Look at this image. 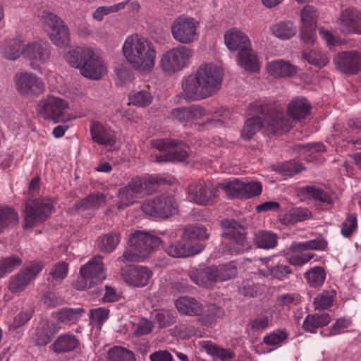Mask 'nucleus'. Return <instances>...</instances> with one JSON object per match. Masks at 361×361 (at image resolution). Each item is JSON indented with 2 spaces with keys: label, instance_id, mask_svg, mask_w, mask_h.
I'll return each instance as SVG.
<instances>
[{
  "label": "nucleus",
  "instance_id": "052dcab7",
  "mask_svg": "<svg viewBox=\"0 0 361 361\" xmlns=\"http://www.w3.org/2000/svg\"><path fill=\"white\" fill-rule=\"evenodd\" d=\"M269 274L279 280H283L289 277L292 273L290 267L283 264H278L269 269Z\"/></svg>",
  "mask_w": 361,
  "mask_h": 361
},
{
  "label": "nucleus",
  "instance_id": "dca6fc26",
  "mask_svg": "<svg viewBox=\"0 0 361 361\" xmlns=\"http://www.w3.org/2000/svg\"><path fill=\"white\" fill-rule=\"evenodd\" d=\"M198 24L192 18L178 17L171 25L174 39L181 44H190L197 38Z\"/></svg>",
  "mask_w": 361,
  "mask_h": 361
},
{
  "label": "nucleus",
  "instance_id": "6ab92c4d",
  "mask_svg": "<svg viewBox=\"0 0 361 361\" xmlns=\"http://www.w3.org/2000/svg\"><path fill=\"white\" fill-rule=\"evenodd\" d=\"M161 246L168 255L174 258L189 257L200 253L204 249L202 243L185 240L182 235L180 240L174 243L166 244L163 241Z\"/></svg>",
  "mask_w": 361,
  "mask_h": 361
},
{
  "label": "nucleus",
  "instance_id": "bf43d9fd",
  "mask_svg": "<svg viewBox=\"0 0 361 361\" xmlns=\"http://www.w3.org/2000/svg\"><path fill=\"white\" fill-rule=\"evenodd\" d=\"M205 349L207 352L219 358L222 361H227L235 357V353L228 349L219 348L217 346L207 345Z\"/></svg>",
  "mask_w": 361,
  "mask_h": 361
},
{
  "label": "nucleus",
  "instance_id": "a878e982",
  "mask_svg": "<svg viewBox=\"0 0 361 361\" xmlns=\"http://www.w3.org/2000/svg\"><path fill=\"white\" fill-rule=\"evenodd\" d=\"M50 49L51 47L49 42L40 41L27 44L22 49V54L25 58L30 60L46 63L50 58Z\"/></svg>",
  "mask_w": 361,
  "mask_h": 361
},
{
  "label": "nucleus",
  "instance_id": "5701e85b",
  "mask_svg": "<svg viewBox=\"0 0 361 361\" xmlns=\"http://www.w3.org/2000/svg\"><path fill=\"white\" fill-rule=\"evenodd\" d=\"M342 33L361 35V11L354 7L342 10L338 18Z\"/></svg>",
  "mask_w": 361,
  "mask_h": 361
},
{
  "label": "nucleus",
  "instance_id": "72a5a7b5",
  "mask_svg": "<svg viewBox=\"0 0 361 361\" xmlns=\"http://www.w3.org/2000/svg\"><path fill=\"white\" fill-rule=\"evenodd\" d=\"M106 196L103 193H92L74 205L75 211L80 212L90 209H98L104 204Z\"/></svg>",
  "mask_w": 361,
  "mask_h": 361
},
{
  "label": "nucleus",
  "instance_id": "e433bc0d",
  "mask_svg": "<svg viewBox=\"0 0 361 361\" xmlns=\"http://www.w3.org/2000/svg\"><path fill=\"white\" fill-rule=\"evenodd\" d=\"M121 241V233L116 231H111L102 235L97 238L99 249L106 253L112 252Z\"/></svg>",
  "mask_w": 361,
  "mask_h": 361
},
{
  "label": "nucleus",
  "instance_id": "a19ab883",
  "mask_svg": "<svg viewBox=\"0 0 361 361\" xmlns=\"http://www.w3.org/2000/svg\"><path fill=\"white\" fill-rule=\"evenodd\" d=\"M308 285L314 288L322 287L326 280V274L322 267H315L304 274Z\"/></svg>",
  "mask_w": 361,
  "mask_h": 361
},
{
  "label": "nucleus",
  "instance_id": "ddd939ff",
  "mask_svg": "<svg viewBox=\"0 0 361 361\" xmlns=\"http://www.w3.org/2000/svg\"><path fill=\"white\" fill-rule=\"evenodd\" d=\"M142 209L154 217L168 219L178 212V204L173 195H161L145 200Z\"/></svg>",
  "mask_w": 361,
  "mask_h": 361
},
{
  "label": "nucleus",
  "instance_id": "7c9ffc66",
  "mask_svg": "<svg viewBox=\"0 0 361 361\" xmlns=\"http://www.w3.org/2000/svg\"><path fill=\"white\" fill-rule=\"evenodd\" d=\"M311 212L305 208H293L279 215V221L286 226L303 221L311 217Z\"/></svg>",
  "mask_w": 361,
  "mask_h": 361
},
{
  "label": "nucleus",
  "instance_id": "0eeeda50",
  "mask_svg": "<svg viewBox=\"0 0 361 361\" xmlns=\"http://www.w3.org/2000/svg\"><path fill=\"white\" fill-rule=\"evenodd\" d=\"M224 40L229 49L239 51L238 63L242 68L250 72L258 71L259 65L246 35L239 30H231L226 32Z\"/></svg>",
  "mask_w": 361,
  "mask_h": 361
},
{
  "label": "nucleus",
  "instance_id": "f03ea898",
  "mask_svg": "<svg viewBox=\"0 0 361 361\" xmlns=\"http://www.w3.org/2000/svg\"><path fill=\"white\" fill-rule=\"evenodd\" d=\"M260 109V112L265 114V125L267 130L273 135H282L292 127L293 121H302L310 114L312 106L305 98H295L287 106V114L284 116L281 107L271 104L266 106L252 105Z\"/></svg>",
  "mask_w": 361,
  "mask_h": 361
},
{
  "label": "nucleus",
  "instance_id": "13d9d810",
  "mask_svg": "<svg viewBox=\"0 0 361 361\" xmlns=\"http://www.w3.org/2000/svg\"><path fill=\"white\" fill-rule=\"evenodd\" d=\"M288 334L285 331L278 329L266 335L263 342L268 345H278L286 340Z\"/></svg>",
  "mask_w": 361,
  "mask_h": 361
},
{
  "label": "nucleus",
  "instance_id": "473e14b6",
  "mask_svg": "<svg viewBox=\"0 0 361 361\" xmlns=\"http://www.w3.org/2000/svg\"><path fill=\"white\" fill-rule=\"evenodd\" d=\"M92 140L101 145L112 147L116 143L115 137L99 123H94L90 128Z\"/></svg>",
  "mask_w": 361,
  "mask_h": 361
},
{
  "label": "nucleus",
  "instance_id": "338daca9",
  "mask_svg": "<svg viewBox=\"0 0 361 361\" xmlns=\"http://www.w3.org/2000/svg\"><path fill=\"white\" fill-rule=\"evenodd\" d=\"M239 293L240 295L245 297L254 298L257 295V287L252 282L250 281L243 282L242 283L239 289Z\"/></svg>",
  "mask_w": 361,
  "mask_h": 361
},
{
  "label": "nucleus",
  "instance_id": "f704fd0d",
  "mask_svg": "<svg viewBox=\"0 0 361 361\" xmlns=\"http://www.w3.org/2000/svg\"><path fill=\"white\" fill-rule=\"evenodd\" d=\"M224 310L220 306L215 304H209L206 307L202 313L199 315L197 321L203 326H212L216 323L218 318L224 315Z\"/></svg>",
  "mask_w": 361,
  "mask_h": 361
},
{
  "label": "nucleus",
  "instance_id": "58836bf2",
  "mask_svg": "<svg viewBox=\"0 0 361 361\" xmlns=\"http://www.w3.org/2000/svg\"><path fill=\"white\" fill-rule=\"evenodd\" d=\"M68 264L65 262H59L54 264L50 270L47 281L48 286L51 288L61 283L67 276Z\"/></svg>",
  "mask_w": 361,
  "mask_h": 361
},
{
  "label": "nucleus",
  "instance_id": "4468645a",
  "mask_svg": "<svg viewBox=\"0 0 361 361\" xmlns=\"http://www.w3.org/2000/svg\"><path fill=\"white\" fill-rule=\"evenodd\" d=\"M102 259V256L96 255L81 267L80 273L87 281L84 286L80 282L75 283L73 286L76 289L90 288L98 283L102 282L106 279Z\"/></svg>",
  "mask_w": 361,
  "mask_h": 361
},
{
  "label": "nucleus",
  "instance_id": "cd10ccee",
  "mask_svg": "<svg viewBox=\"0 0 361 361\" xmlns=\"http://www.w3.org/2000/svg\"><path fill=\"white\" fill-rule=\"evenodd\" d=\"M57 332L54 323L44 322L41 326H37L32 336V342L37 346H45L49 344Z\"/></svg>",
  "mask_w": 361,
  "mask_h": 361
},
{
  "label": "nucleus",
  "instance_id": "412c9836",
  "mask_svg": "<svg viewBox=\"0 0 361 361\" xmlns=\"http://www.w3.org/2000/svg\"><path fill=\"white\" fill-rule=\"evenodd\" d=\"M16 85L19 93L26 96L38 95L44 90V84L42 79L32 73H17Z\"/></svg>",
  "mask_w": 361,
  "mask_h": 361
},
{
  "label": "nucleus",
  "instance_id": "c03bdc74",
  "mask_svg": "<svg viewBox=\"0 0 361 361\" xmlns=\"http://www.w3.org/2000/svg\"><path fill=\"white\" fill-rule=\"evenodd\" d=\"M336 296L335 291L324 290L319 293L313 301V306L314 310H325L329 309L333 305L334 298Z\"/></svg>",
  "mask_w": 361,
  "mask_h": 361
},
{
  "label": "nucleus",
  "instance_id": "c85d7f7f",
  "mask_svg": "<svg viewBox=\"0 0 361 361\" xmlns=\"http://www.w3.org/2000/svg\"><path fill=\"white\" fill-rule=\"evenodd\" d=\"M176 307L182 314L199 316L202 313L203 305L197 299L190 297H181L176 300Z\"/></svg>",
  "mask_w": 361,
  "mask_h": 361
},
{
  "label": "nucleus",
  "instance_id": "f257e3e1",
  "mask_svg": "<svg viewBox=\"0 0 361 361\" xmlns=\"http://www.w3.org/2000/svg\"><path fill=\"white\" fill-rule=\"evenodd\" d=\"M223 72L213 63L202 64L195 74L182 80L184 97L189 101H197L215 94L221 88Z\"/></svg>",
  "mask_w": 361,
  "mask_h": 361
},
{
  "label": "nucleus",
  "instance_id": "3c124183",
  "mask_svg": "<svg viewBox=\"0 0 361 361\" xmlns=\"http://www.w3.org/2000/svg\"><path fill=\"white\" fill-rule=\"evenodd\" d=\"M133 352L123 347H114L109 350L108 361H135Z\"/></svg>",
  "mask_w": 361,
  "mask_h": 361
},
{
  "label": "nucleus",
  "instance_id": "b1692460",
  "mask_svg": "<svg viewBox=\"0 0 361 361\" xmlns=\"http://www.w3.org/2000/svg\"><path fill=\"white\" fill-rule=\"evenodd\" d=\"M42 269L43 264L38 262L21 270L18 274L13 276L10 281L8 285L9 290L11 293L23 291Z\"/></svg>",
  "mask_w": 361,
  "mask_h": 361
},
{
  "label": "nucleus",
  "instance_id": "6e6552de",
  "mask_svg": "<svg viewBox=\"0 0 361 361\" xmlns=\"http://www.w3.org/2000/svg\"><path fill=\"white\" fill-rule=\"evenodd\" d=\"M152 147L162 154L156 156V161L180 162L188 157L190 147L183 141L174 139H157L151 141Z\"/></svg>",
  "mask_w": 361,
  "mask_h": 361
},
{
  "label": "nucleus",
  "instance_id": "9b49d317",
  "mask_svg": "<svg viewBox=\"0 0 361 361\" xmlns=\"http://www.w3.org/2000/svg\"><path fill=\"white\" fill-rule=\"evenodd\" d=\"M54 209L50 200L36 198L25 203L24 229L30 228L45 221Z\"/></svg>",
  "mask_w": 361,
  "mask_h": 361
},
{
  "label": "nucleus",
  "instance_id": "8fccbe9b",
  "mask_svg": "<svg viewBox=\"0 0 361 361\" xmlns=\"http://www.w3.org/2000/svg\"><path fill=\"white\" fill-rule=\"evenodd\" d=\"M85 312L82 307L79 308H62L57 312V318L60 322H77Z\"/></svg>",
  "mask_w": 361,
  "mask_h": 361
},
{
  "label": "nucleus",
  "instance_id": "6e6d98bb",
  "mask_svg": "<svg viewBox=\"0 0 361 361\" xmlns=\"http://www.w3.org/2000/svg\"><path fill=\"white\" fill-rule=\"evenodd\" d=\"M242 198L249 199L259 195L262 191V185L259 182L243 183Z\"/></svg>",
  "mask_w": 361,
  "mask_h": 361
},
{
  "label": "nucleus",
  "instance_id": "2f4dec72",
  "mask_svg": "<svg viewBox=\"0 0 361 361\" xmlns=\"http://www.w3.org/2000/svg\"><path fill=\"white\" fill-rule=\"evenodd\" d=\"M80 344L79 340L73 334L61 335L51 344V348L57 353H68L76 349Z\"/></svg>",
  "mask_w": 361,
  "mask_h": 361
},
{
  "label": "nucleus",
  "instance_id": "f3484780",
  "mask_svg": "<svg viewBox=\"0 0 361 361\" xmlns=\"http://www.w3.org/2000/svg\"><path fill=\"white\" fill-rule=\"evenodd\" d=\"M335 68L340 73L353 75L361 71V52L357 50L343 51L333 59Z\"/></svg>",
  "mask_w": 361,
  "mask_h": 361
},
{
  "label": "nucleus",
  "instance_id": "1a4fd4ad",
  "mask_svg": "<svg viewBox=\"0 0 361 361\" xmlns=\"http://www.w3.org/2000/svg\"><path fill=\"white\" fill-rule=\"evenodd\" d=\"M233 275V271L224 266H202L188 272V276L194 283L206 288H211L217 282L229 280Z\"/></svg>",
  "mask_w": 361,
  "mask_h": 361
},
{
  "label": "nucleus",
  "instance_id": "680f3d73",
  "mask_svg": "<svg viewBox=\"0 0 361 361\" xmlns=\"http://www.w3.org/2000/svg\"><path fill=\"white\" fill-rule=\"evenodd\" d=\"M171 118L180 123L190 121L189 117L188 106L178 107L171 111Z\"/></svg>",
  "mask_w": 361,
  "mask_h": 361
},
{
  "label": "nucleus",
  "instance_id": "0e129e2a",
  "mask_svg": "<svg viewBox=\"0 0 361 361\" xmlns=\"http://www.w3.org/2000/svg\"><path fill=\"white\" fill-rule=\"evenodd\" d=\"M32 316V310L21 311L14 317L13 322V328L18 329L23 326L31 319Z\"/></svg>",
  "mask_w": 361,
  "mask_h": 361
},
{
  "label": "nucleus",
  "instance_id": "37998d69",
  "mask_svg": "<svg viewBox=\"0 0 361 361\" xmlns=\"http://www.w3.org/2000/svg\"><path fill=\"white\" fill-rule=\"evenodd\" d=\"M182 236L185 240L196 242V240H207L209 233L202 226H188L184 228Z\"/></svg>",
  "mask_w": 361,
  "mask_h": 361
},
{
  "label": "nucleus",
  "instance_id": "ea45409f",
  "mask_svg": "<svg viewBox=\"0 0 361 361\" xmlns=\"http://www.w3.org/2000/svg\"><path fill=\"white\" fill-rule=\"evenodd\" d=\"M268 69L269 73L275 78L289 77L297 73L295 66L283 61L271 62Z\"/></svg>",
  "mask_w": 361,
  "mask_h": 361
},
{
  "label": "nucleus",
  "instance_id": "f8f14e48",
  "mask_svg": "<svg viewBox=\"0 0 361 361\" xmlns=\"http://www.w3.org/2000/svg\"><path fill=\"white\" fill-rule=\"evenodd\" d=\"M192 55V49L185 46L173 48L162 54L161 68L166 74H173L187 66Z\"/></svg>",
  "mask_w": 361,
  "mask_h": 361
},
{
  "label": "nucleus",
  "instance_id": "09e8293b",
  "mask_svg": "<svg viewBox=\"0 0 361 361\" xmlns=\"http://www.w3.org/2000/svg\"><path fill=\"white\" fill-rule=\"evenodd\" d=\"M243 182L238 179L217 184V190L222 189L228 197L242 198Z\"/></svg>",
  "mask_w": 361,
  "mask_h": 361
},
{
  "label": "nucleus",
  "instance_id": "393cba45",
  "mask_svg": "<svg viewBox=\"0 0 361 361\" xmlns=\"http://www.w3.org/2000/svg\"><path fill=\"white\" fill-rule=\"evenodd\" d=\"M121 273L126 283L135 287L147 286L152 276L151 270L146 267L140 265L122 269Z\"/></svg>",
  "mask_w": 361,
  "mask_h": 361
},
{
  "label": "nucleus",
  "instance_id": "69168bd1",
  "mask_svg": "<svg viewBox=\"0 0 361 361\" xmlns=\"http://www.w3.org/2000/svg\"><path fill=\"white\" fill-rule=\"evenodd\" d=\"M277 301L282 306H288L290 305H298L300 302L299 295L298 294H283L278 296Z\"/></svg>",
  "mask_w": 361,
  "mask_h": 361
},
{
  "label": "nucleus",
  "instance_id": "49530a36",
  "mask_svg": "<svg viewBox=\"0 0 361 361\" xmlns=\"http://www.w3.org/2000/svg\"><path fill=\"white\" fill-rule=\"evenodd\" d=\"M273 34L281 39H288L296 33V27L291 22H281L272 27Z\"/></svg>",
  "mask_w": 361,
  "mask_h": 361
},
{
  "label": "nucleus",
  "instance_id": "20e7f679",
  "mask_svg": "<svg viewBox=\"0 0 361 361\" xmlns=\"http://www.w3.org/2000/svg\"><path fill=\"white\" fill-rule=\"evenodd\" d=\"M162 244L163 240L158 236L148 232L135 231L129 235V250L124 252L118 260L123 263L141 262L148 258Z\"/></svg>",
  "mask_w": 361,
  "mask_h": 361
},
{
  "label": "nucleus",
  "instance_id": "aec40b11",
  "mask_svg": "<svg viewBox=\"0 0 361 361\" xmlns=\"http://www.w3.org/2000/svg\"><path fill=\"white\" fill-rule=\"evenodd\" d=\"M302 25L300 36L307 45H313L315 42L317 14L312 6H305L301 11Z\"/></svg>",
  "mask_w": 361,
  "mask_h": 361
},
{
  "label": "nucleus",
  "instance_id": "864d4df0",
  "mask_svg": "<svg viewBox=\"0 0 361 361\" xmlns=\"http://www.w3.org/2000/svg\"><path fill=\"white\" fill-rule=\"evenodd\" d=\"M304 192L314 200L322 202L331 204L333 202L331 196L322 188L314 186H306L304 188Z\"/></svg>",
  "mask_w": 361,
  "mask_h": 361
},
{
  "label": "nucleus",
  "instance_id": "79ce46f5",
  "mask_svg": "<svg viewBox=\"0 0 361 361\" xmlns=\"http://www.w3.org/2000/svg\"><path fill=\"white\" fill-rule=\"evenodd\" d=\"M1 49L3 56L9 60H16L22 54L20 42L16 39L5 41Z\"/></svg>",
  "mask_w": 361,
  "mask_h": 361
},
{
  "label": "nucleus",
  "instance_id": "4be33fe9",
  "mask_svg": "<svg viewBox=\"0 0 361 361\" xmlns=\"http://www.w3.org/2000/svg\"><path fill=\"white\" fill-rule=\"evenodd\" d=\"M68 104L62 99L49 97L39 103V112L45 119L54 122L65 121L63 114Z\"/></svg>",
  "mask_w": 361,
  "mask_h": 361
},
{
  "label": "nucleus",
  "instance_id": "7ed1b4c3",
  "mask_svg": "<svg viewBox=\"0 0 361 361\" xmlns=\"http://www.w3.org/2000/svg\"><path fill=\"white\" fill-rule=\"evenodd\" d=\"M123 54L131 66L141 73H149L155 65L156 50L151 41L138 35L127 37Z\"/></svg>",
  "mask_w": 361,
  "mask_h": 361
},
{
  "label": "nucleus",
  "instance_id": "bb28decb",
  "mask_svg": "<svg viewBox=\"0 0 361 361\" xmlns=\"http://www.w3.org/2000/svg\"><path fill=\"white\" fill-rule=\"evenodd\" d=\"M259 105V106H266L267 104H261L257 102L250 104L251 109L264 116V121H262L259 116H252L250 118H247L244 123V126L241 130V137L245 140H250L256 133L258 132L263 126L267 128L265 125V116L266 113L263 114L260 112V109L257 107H253L252 105ZM267 130V129H266ZM269 133H270L268 130H267Z\"/></svg>",
  "mask_w": 361,
  "mask_h": 361
},
{
  "label": "nucleus",
  "instance_id": "9d476101",
  "mask_svg": "<svg viewBox=\"0 0 361 361\" xmlns=\"http://www.w3.org/2000/svg\"><path fill=\"white\" fill-rule=\"evenodd\" d=\"M44 29L51 41L59 47H66L71 41V35L65 21L56 14L44 11L42 16Z\"/></svg>",
  "mask_w": 361,
  "mask_h": 361
},
{
  "label": "nucleus",
  "instance_id": "e2e57ef3",
  "mask_svg": "<svg viewBox=\"0 0 361 361\" xmlns=\"http://www.w3.org/2000/svg\"><path fill=\"white\" fill-rule=\"evenodd\" d=\"M109 310L104 307H98L90 310V319L92 321L103 323L108 319Z\"/></svg>",
  "mask_w": 361,
  "mask_h": 361
},
{
  "label": "nucleus",
  "instance_id": "4c0bfd02",
  "mask_svg": "<svg viewBox=\"0 0 361 361\" xmlns=\"http://www.w3.org/2000/svg\"><path fill=\"white\" fill-rule=\"evenodd\" d=\"M18 221V214L13 208L0 207V233L16 226Z\"/></svg>",
  "mask_w": 361,
  "mask_h": 361
},
{
  "label": "nucleus",
  "instance_id": "c9c22d12",
  "mask_svg": "<svg viewBox=\"0 0 361 361\" xmlns=\"http://www.w3.org/2000/svg\"><path fill=\"white\" fill-rule=\"evenodd\" d=\"M253 241L259 248L272 249L278 244V235L274 232L262 230L255 233Z\"/></svg>",
  "mask_w": 361,
  "mask_h": 361
},
{
  "label": "nucleus",
  "instance_id": "a211bd4d",
  "mask_svg": "<svg viewBox=\"0 0 361 361\" xmlns=\"http://www.w3.org/2000/svg\"><path fill=\"white\" fill-rule=\"evenodd\" d=\"M217 185L214 186L209 180L202 179L189 185L188 192L192 201L200 205H210L216 197Z\"/></svg>",
  "mask_w": 361,
  "mask_h": 361
},
{
  "label": "nucleus",
  "instance_id": "4d7b16f0",
  "mask_svg": "<svg viewBox=\"0 0 361 361\" xmlns=\"http://www.w3.org/2000/svg\"><path fill=\"white\" fill-rule=\"evenodd\" d=\"M129 99L133 104L145 107L151 104L152 97L150 92L146 90H141L130 96Z\"/></svg>",
  "mask_w": 361,
  "mask_h": 361
},
{
  "label": "nucleus",
  "instance_id": "5fc2aeb1",
  "mask_svg": "<svg viewBox=\"0 0 361 361\" xmlns=\"http://www.w3.org/2000/svg\"><path fill=\"white\" fill-rule=\"evenodd\" d=\"M357 228L355 214H348L346 219L342 223L341 233L345 238H350Z\"/></svg>",
  "mask_w": 361,
  "mask_h": 361
},
{
  "label": "nucleus",
  "instance_id": "774afa93",
  "mask_svg": "<svg viewBox=\"0 0 361 361\" xmlns=\"http://www.w3.org/2000/svg\"><path fill=\"white\" fill-rule=\"evenodd\" d=\"M350 325V321L344 318H340L331 326L329 336L336 335L343 329L348 328Z\"/></svg>",
  "mask_w": 361,
  "mask_h": 361
},
{
  "label": "nucleus",
  "instance_id": "603ef678",
  "mask_svg": "<svg viewBox=\"0 0 361 361\" xmlns=\"http://www.w3.org/2000/svg\"><path fill=\"white\" fill-rule=\"evenodd\" d=\"M22 259L16 255L0 259V278L12 272L16 268L20 267Z\"/></svg>",
  "mask_w": 361,
  "mask_h": 361
},
{
  "label": "nucleus",
  "instance_id": "a18cd8bd",
  "mask_svg": "<svg viewBox=\"0 0 361 361\" xmlns=\"http://www.w3.org/2000/svg\"><path fill=\"white\" fill-rule=\"evenodd\" d=\"M154 321L159 328H166L176 321V312L172 310L160 309L156 310Z\"/></svg>",
  "mask_w": 361,
  "mask_h": 361
},
{
  "label": "nucleus",
  "instance_id": "c756f323",
  "mask_svg": "<svg viewBox=\"0 0 361 361\" xmlns=\"http://www.w3.org/2000/svg\"><path fill=\"white\" fill-rule=\"evenodd\" d=\"M331 321V316L326 312L308 314L302 324V329L311 334H315L318 329L327 326Z\"/></svg>",
  "mask_w": 361,
  "mask_h": 361
},
{
  "label": "nucleus",
  "instance_id": "423d86ee",
  "mask_svg": "<svg viewBox=\"0 0 361 361\" xmlns=\"http://www.w3.org/2000/svg\"><path fill=\"white\" fill-rule=\"evenodd\" d=\"M68 61L78 68L82 76L90 80H99L106 73L102 59L90 49L78 47L69 51Z\"/></svg>",
  "mask_w": 361,
  "mask_h": 361
},
{
  "label": "nucleus",
  "instance_id": "2eb2a0df",
  "mask_svg": "<svg viewBox=\"0 0 361 361\" xmlns=\"http://www.w3.org/2000/svg\"><path fill=\"white\" fill-rule=\"evenodd\" d=\"M221 226L224 229L221 236L232 240L231 250L234 252L240 253L249 248L245 228L238 221L234 219H224L221 222Z\"/></svg>",
  "mask_w": 361,
  "mask_h": 361
},
{
  "label": "nucleus",
  "instance_id": "de8ad7c7",
  "mask_svg": "<svg viewBox=\"0 0 361 361\" xmlns=\"http://www.w3.org/2000/svg\"><path fill=\"white\" fill-rule=\"evenodd\" d=\"M302 57L309 63L319 68L326 66L329 62V58L326 54L316 50L309 52L303 51Z\"/></svg>",
  "mask_w": 361,
  "mask_h": 361
},
{
  "label": "nucleus",
  "instance_id": "39448f33",
  "mask_svg": "<svg viewBox=\"0 0 361 361\" xmlns=\"http://www.w3.org/2000/svg\"><path fill=\"white\" fill-rule=\"evenodd\" d=\"M164 178L150 177L148 178L136 177L118 190L117 208L123 210L133 204L136 198L152 195L158 191L162 185L166 184Z\"/></svg>",
  "mask_w": 361,
  "mask_h": 361
}]
</instances>
